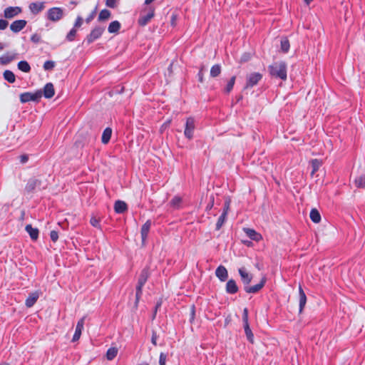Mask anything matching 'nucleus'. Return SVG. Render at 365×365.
Here are the masks:
<instances>
[{
    "instance_id": "ddd939ff",
    "label": "nucleus",
    "mask_w": 365,
    "mask_h": 365,
    "mask_svg": "<svg viewBox=\"0 0 365 365\" xmlns=\"http://www.w3.org/2000/svg\"><path fill=\"white\" fill-rule=\"evenodd\" d=\"M85 319H86V317H83L77 322L76 331L73 336L72 341L75 342L80 339L81 333H82V330L83 329Z\"/></svg>"
},
{
    "instance_id": "09e8293b",
    "label": "nucleus",
    "mask_w": 365,
    "mask_h": 365,
    "mask_svg": "<svg viewBox=\"0 0 365 365\" xmlns=\"http://www.w3.org/2000/svg\"><path fill=\"white\" fill-rule=\"evenodd\" d=\"M166 355L164 353H160L159 358V364L160 365H165L166 362Z\"/></svg>"
},
{
    "instance_id": "473e14b6",
    "label": "nucleus",
    "mask_w": 365,
    "mask_h": 365,
    "mask_svg": "<svg viewBox=\"0 0 365 365\" xmlns=\"http://www.w3.org/2000/svg\"><path fill=\"white\" fill-rule=\"evenodd\" d=\"M18 68L25 73H29L31 71V66L26 61H21L18 63Z\"/></svg>"
},
{
    "instance_id": "774afa93",
    "label": "nucleus",
    "mask_w": 365,
    "mask_h": 365,
    "mask_svg": "<svg viewBox=\"0 0 365 365\" xmlns=\"http://www.w3.org/2000/svg\"><path fill=\"white\" fill-rule=\"evenodd\" d=\"M0 365H9V364L6 363V362H2L0 364Z\"/></svg>"
},
{
    "instance_id": "052dcab7",
    "label": "nucleus",
    "mask_w": 365,
    "mask_h": 365,
    "mask_svg": "<svg viewBox=\"0 0 365 365\" xmlns=\"http://www.w3.org/2000/svg\"><path fill=\"white\" fill-rule=\"evenodd\" d=\"M229 207H230V202L229 201H226L225 203V205H224L223 210H226L227 212L228 210H229Z\"/></svg>"
},
{
    "instance_id": "6ab92c4d",
    "label": "nucleus",
    "mask_w": 365,
    "mask_h": 365,
    "mask_svg": "<svg viewBox=\"0 0 365 365\" xmlns=\"http://www.w3.org/2000/svg\"><path fill=\"white\" fill-rule=\"evenodd\" d=\"M18 54L17 53H6L1 57H0V65H7L10 63L11 61L15 60L17 58Z\"/></svg>"
},
{
    "instance_id": "b1692460",
    "label": "nucleus",
    "mask_w": 365,
    "mask_h": 365,
    "mask_svg": "<svg viewBox=\"0 0 365 365\" xmlns=\"http://www.w3.org/2000/svg\"><path fill=\"white\" fill-rule=\"evenodd\" d=\"M128 210L127 204L122 200H117L114 204V210L116 213L122 214Z\"/></svg>"
},
{
    "instance_id": "5701e85b",
    "label": "nucleus",
    "mask_w": 365,
    "mask_h": 365,
    "mask_svg": "<svg viewBox=\"0 0 365 365\" xmlns=\"http://www.w3.org/2000/svg\"><path fill=\"white\" fill-rule=\"evenodd\" d=\"M44 9L43 2H33L29 5V9L33 14L40 13Z\"/></svg>"
},
{
    "instance_id": "dca6fc26",
    "label": "nucleus",
    "mask_w": 365,
    "mask_h": 365,
    "mask_svg": "<svg viewBox=\"0 0 365 365\" xmlns=\"http://www.w3.org/2000/svg\"><path fill=\"white\" fill-rule=\"evenodd\" d=\"M215 275L221 282H225L228 278V272L225 266L220 265L215 270Z\"/></svg>"
},
{
    "instance_id": "2eb2a0df",
    "label": "nucleus",
    "mask_w": 365,
    "mask_h": 365,
    "mask_svg": "<svg viewBox=\"0 0 365 365\" xmlns=\"http://www.w3.org/2000/svg\"><path fill=\"white\" fill-rule=\"evenodd\" d=\"M307 303V296L301 285L299 287V312L302 313Z\"/></svg>"
},
{
    "instance_id": "6e6d98bb",
    "label": "nucleus",
    "mask_w": 365,
    "mask_h": 365,
    "mask_svg": "<svg viewBox=\"0 0 365 365\" xmlns=\"http://www.w3.org/2000/svg\"><path fill=\"white\" fill-rule=\"evenodd\" d=\"M195 315V305H192L190 309V322H192V321L194 320Z\"/></svg>"
},
{
    "instance_id": "f3484780",
    "label": "nucleus",
    "mask_w": 365,
    "mask_h": 365,
    "mask_svg": "<svg viewBox=\"0 0 365 365\" xmlns=\"http://www.w3.org/2000/svg\"><path fill=\"white\" fill-rule=\"evenodd\" d=\"M151 225H152L151 220H148L141 227L140 234H141L143 244H144L146 241L148 233L150 232Z\"/></svg>"
},
{
    "instance_id": "c85d7f7f",
    "label": "nucleus",
    "mask_w": 365,
    "mask_h": 365,
    "mask_svg": "<svg viewBox=\"0 0 365 365\" xmlns=\"http://www.w3.org/2000/svg\"><path fill=\"white\" fill-rule=\"evenodd\" d=\"M309 217L312 221L314 222V223H318L321 220V215L319 211L315 208L311 210Z\"/></svg>"
},
{
    "instance_id": "603ef678",
    "label": "nucleus",
    "mask_w": 365,
    "mask_h": 365,
    "mask_svg": "<svg viewBox=\"0 0 365 365\" xmlns=\"http://www.w3.org/2000/svg\"><path fill=\"white\" fill-rule=\"evenodd\" d=\"M161 305H162V301L161 300L158 301L156 303L155 307V309H154V312H153V319H154L155 318L158 309L161 307Z\"/></svg>"
},
{
    "instance_id": "5fc2aeb1",
    "label": "nucleus",
    "mask_w": 365,
    "mask_h": 365,
    "mask_svg": "<svg viewBox=\"0 0 365 365\" xmlns=\"http://www.w3.org/2000/svg\"><path fill=\"white\" fill-rule=\"evenodd\" d=\"M96 10H94L93 11H92L90 15L86 19V22L87 24H89L95 17L96 16Z\"/></svg>"
},
{
    "instance_id": "f8f14e48",
    "label": "nucleus",
    "mask_w": 365,
    "mask_h": 365,
    "mask_svg": "<svg viewBox=\"0 0 365 365\" xmlns=\"http://www.w3.org/2000/svg\"><path fill=\"white\" fill-rule=\"evenodd\" d=\"M21 12V9L19 6H9L4 9V16L6 19H11Z\"/></svg>"
},
{
    "instance_id": "58836bf2",
    "label": "nucleus",
    "mask_w": 365,
    "mask_h": 365,
    "mask_svg": "<svg viewBox=\"0 0 365 365\" xmlns=\"http://www.w3.org/2000/svg\"><path fill=\"white\" fill-rule=\"evenodd\" d=\"M290 45L289 41L287 38H283L281 40V50L284 53L288 52Z\"/></svg>"
},
{
    "instance_id": "72a5a7b5",
    "label": "nucleus",
    "mask_w": 365,
    "mask_h": 365,
    "mask_svg": "<svg viewBox=\"0 0 365 365\" xmlns=\"http://www.w3.org/2000/svg\"><path fill=\"white\" fill-rule=\"evenodd\" d=\"M227 218V211L223 210L221 215L219 217L217 222L216 223V230H219L223 225Z\"/></svg>"
},
{
    "instance_id": "3c124183",
    "label": "nucleus",
    "mask_w": 365,
    "mask_h": 365,
    "mask_svg": "<svg viewBox=\"0 0 365 365\" xmlns=\"http://www.w3.org/2000/svg\"><path fill=\"white\" fill-rule=\"evenodd\" d=\"M9 22L4 19H0V30H4L7 28Z\"/></svg>"
},
{
    "instance_id": "0e129e2a",
    "label": "nucleus",
    "mask_w": 365,
    "mask_h": 365,
    "mask_svg": "<svg viewBox=\"0 0 365 365\" xmlns=\"http://www.w3.org/2000/svg\"><path fill=\"white\" fill-rule=\"evenodd\" d=\"M4 48V45L1 43H0V51H2Z\"/></svg>"
},
{
    "instance_id": "4d7b16f0",
    "label": "nucleus",
    "mask_w": 365,
    "mask_h": 365,
    "mask_svg": "<svg viewBox=\"0 0 365 365\" xmlns=\"http://www.w3.org/2000/svg\"><path fill=\"white\" fill-rule=\"evenodd\" d=\"M202 70H203V68H201L197 73L198 81L200 83H203V81H204V74H203Z\"/></svg>"
},
{
    "instance_id": "f704fd0d",
    "label": "nucleus",
    "mask_w": 365,
    "mask_h": 365,
    "mask_svg": "<svg viewBox=\"0 0 365 365\" xmlns=\"http://www.w3.org/2000/svg\"><path fill=\"white\" fill-rule=\"evenodd\" d=\"M118 354V349L115 347H110L106 352V359L109 361L113 360Z\"/></svg>"
},
{
    "instance_id": "f257e3e1",
    "label": "nucleus",
    "mask_w": 365,
    "mask_h": 365,
    "mask_svg": "<svg viewBox=\"0 0 365 365\" xmlns=\"http://www.w3.org/2000/svg\"><path fill=\"white\" fill-rule=\"evenodd\" d=\"M269 75L272 78L286 81L287 78V65L284 61H276L267 68Z\"/></svg>"
},
{
    "instance_id": "a211bd4d",
    "label": "nucleus",
    "mask_w": 365,
    "mask_h": 365,
    "mask_svg": "<svg viewBox=\"0 0 365 365\" xmlns=\"http://www.w3.org/2000/svg\"><path fill=\"white\" fill-rule=\"evenodd\" d=\"M225 290L227 294H234L238 292V286L233 279L227 281L225 287Z\"/></svg>"
},
{
    "instance_id": "de8ad7c7",
    "label": "nucleus",
    "mask_w": 365,
    "mask_h": 365,
    "mask_svg": "<svg viewBox=\"0 0 365 365\" xmlns=\"http://www.w3.org/2000/svg\"><path fill=\"white\" fill-rule=\"evenodd\" d=\"M31 41L35 43H38L40 42L41 41V36L40 35L37 34H34L31 36Z\"/></svg>"
},
{
    "instance_id": "1a4fd4ad",
    "label": "nucleus",
    "mask_w": 365,
    "mask_h": 365,
    "mask_svg": "<svg viewBox=\"0 0 365 365\" xmlns=\"http://www.w3.org/2000/svg\"><path fill=\"white\" fill-rule=\"evenodd\" d=\"M262 78V75L259 73H252L247 77L245 88H252L257 85Z\"/></svg>"
},
{
    "instance_id": "c9c22d12",
    "label": "nucleus",
    "mask_w": 365,
    "mask_h": 365,
    "mask_svg": "<svg viewBox=\"0 0 365 365\" xmlns=\"http://www.w3.org/2000/svg\"><path fill=\"white\" fill-rule=\"evenodd\" d=\"M110 11L108 9H103L99 15H98V20L99 21H106V20H108L110 17Z\"/></svg>"
},
{
    "instance_id": "e433bc0d",
    "label": "nucleus",
    "mask_w": 365,
    "mask_h": 365,
    "mask_svg": "<svg viewBox=\"0 0 365 365\" xmlns=\"http://www.w3.org/2000/svg\"><path fill=\"white\" fill-rule=\"evenodd\" d=\"M354 183L356 187L358 188H364L365 187V175H360L357 177L355 180Z\"/></svg>"
},
{
    "instance_id": "6e6552de",
    "label": "nucleus",
    "mask_w": 365,
    "mask_h": 365,
    "mask_svg": "<svg viewBox=\"0 0 365 365\" xmlns=\"http://www.w3.org/2000/svg\"><path fill=\"white\" fill-rule=\"evenodd\" d=\"M37 189H41V181L34 178L29 179L25 187V190L27 192H34Z\"/></svg>"
},
{
    "instance_id": "a878e982",
    "label": "nucleus",
    "mask_w": 365,
    "mask_h": 365,
    "mask_svg": "<svg viewBox=\"0 0 365 365\" xmlns=\"http://www.w3.org/2000/svg\"><path fill=\"white\" fill-rule=\"evenodd\" d=\"M112 129L110 128H106L102 134L101 141L103 144H107L111 138Z\"/></svg>"
},
{
    "instance_id": "e2e57ef3",
    "label": "nucleus",
    "mask_w": 365,
    "mask_h": 365,
    "mask_svg": "<svg viewBox=\"0 0 365 365\" xmlns=\"http://www.w3.org/2000/svg\"><path fill=\"white\" fill-rule=\"evenodd\" d=\"M304 2H305L307 5H309V4H310L313 0H304Z\"/></svg>"
},
{
    "instance_id": "8fccbe9b",
    "label": "nucleus",
    "mask_w": 365,
    "mask_h": 365,
    "mask_svg": "<svg viewBox=\"0 0 365 365\" xmlns=\"http://www.w3.org/2000/svg\"><path fill=\"white\" fill-rule=\"evenodd\" d=\"M83 24V19L82 17L81 16H78L76 19V21H75V24H74V27L73 28H79Z\"/></svg>"
},
{
    "instance_id": "0eeeda50",
    "label": "nucleus",
    "mask_w": 365,
    "mask_h": 365,
    "mask_svg": "<svg viewBox=\"0 0 365 365\" xmlns=\"http://www.w3.org/2000/svg\"><path fill=\"white\" fill-rule=\"evenodd\" d=\"M195 119L192 117H189L186 120L184 135L189 140H191L193 138V133L195 128Z\"/></svg>"
},
{
    "instance_id": "20e7f679",
    "label": "nucleus",
    "mask_w": 365,
    "mask_h": 365,
    "mask_svg": "<svg viewBox=\"0 0 365 365\" xmlns=\"http://www.w3.org/2000/svg\"><path fill=\"white\" fill-rule=\"evenodd\" d=\"M42 97V91H37L32 93L30 92L23 93L20 95V101L22 103H25L29 101L38 102Z\"/></svg>"
},
{
    "instance_id": "2f4dec72",
    "label": "nucleus",
    "mask_w": 365,
    "mask_h": 365,
    "mask_svg": "<svg viewBox=\"0 0 365 365\" xmlns=\"http://www.w3.org/2000/svg\"><path fill=\"white\" fill-rule=\"evenodd\" d=\"M221 66L220 64H215L211 67L210 75L212 78H216L221 73Z\"/></svg>"
},
{
    "instance_id": "f03ea898",
    "label": "nucleus",
    "mask_w": 365,
    "mask_h": 365,
    "mask_svg": "<svg viewBox=\"0 0 365 365\" xmlns=\"http://www.w3.org/2000/svg\"><path fill=\"white\" fill-rule=\"evenodd\" d=\"M149 277V269L148 267H145L141 271L138 280V284L136 285V292H135V304L137 307L138 304L139 302V300L141 297V295L143 294V287L146 283Z\"/></svg>"
},
{
    "instance_id": "cd10ccee",
    "label": "nucleus",
    "mask_w": 365,
    "mask_h": 365,
    "mask_svg": "<svg viewBox=\"0 0 365 365\" xmlns=\"http://www.w3.org/2000/svg\"><path fill=\"white\" fill-rule=\"evenodd\" d=\"M3 77L4 80L10 83H13L16 81V76L14 73L10 70H6L3 73Z\"/></svg>"
},
{
    "instance_id": "49530a36",
    "label": "nucleus",
    "mask_w": 365,
    "mask_h": 365,
    "mask_svg": "<svg viewBox=\"0 0 365 365\" xmlns=\"http://www.w3.org/2000/svg\"><path fill=\"white\" fill-rule=\"evenodd\" d=\"M106 5L109 8L114 9L116 7V0H106Z\"/></svg>"
},
{
    "instance_id": "c03bdc74",
    "label": "nucleus",
    "mask_w": 365,
    "mask_h": 365,
    "mask_svg": "<svg viewBox=\"0 0 365 365\" xmlns=\"http://www.w3.org/2000/svg\"><path fill=\"white\" fill-rule=\"evenodd\" d=\"M242 321L244 324H249L248 322V309L245 308L242 314Z\"/></svg>"
},
{
    "instance_id": "ea45409f",
    "label": "nucleus",
    "mask_w": 365,
    "mask_h": 365,
    "mask_svg": "<svg viewBox=\"0 0 365 365\" xmlns=\"http://www.w3.org/2000/svg\"><path fill=\"white\" fill-rule=\"evenodd\" d=\"M182 202V199L179 196H175L170 202V204L173 207H178Z\"/></svg>"
},
{
    "instance_id": "680f3d73",
    "label": "nucleus",
    "mask_w": 365,
    "mask_h": 365,
    "mask_svg": "<svg viewBox=\"0 0 365 365\" xmlns=\"http://www.w3.org/2000/svg\"><path fill=\"white\" fill-rule=\"evenodd\" d=\"M155 0H145V4L146 5H149L150 4H151L153 1H154Z\"/></svg>"
},
{
    "instance_id": "aec40b11",
    "label": "nucleus",
    "mask_w": 365,
    "mask_h": 365,
    "mask_svg": "<svg viewBox=\"0 0 365 365\" xmlns=\"http://www.w3.org/2000/svg\"><path fill=\"white\" fill-rule=\"evenodd\" d=\"M54 94L55 90L53 83H47L43 88L42 96L43 95L46 98H51Z\"/></svg>"
},
{
    "instance_id": "7c9ffc66",
    "label": "nucleus",
    "mask_w": 365,
    "mask_h": 365,
    "mask_svg": "<svg viewBox=\"0 0 365 365\" xmlns=\"http://www.w3.org/2000/svg\"><path fill=\"white\" fill-rule=\"evenodd\" d=\"M243 325H244L245 333L247 340L250 343L254 344V335H253V333L250 327L249 324H243Z\"/></svg>"
},
{
    "instance_id": "864d4df0",
    "label": "nucleus",
    "mask_w": 365,
    "mask_h": 365,
    "mask_svg": "<svg viewBox=\"0 0 365 365\" xmlns=\"http://www.w3.org/2000/svg\"><path fill=\"white\" fill-rule=\"evenodd\" d=\"M158 336L157 335V333L155 331H153L152 332V337H151V342L154 346H157V339Z\"/></svg>"
},
{
    "instance_id": "a19ab883",
    "label": "nucleus",
    "mask_w": 365,
    "mask_h": 365,
    "mask_svg": "<svg viewBox=\"0 0 365 365\" xmlns=\"http://www.w3.org/2000/svg\"><path fill=\"white\" fill-rule=\"evenodd\" d=\"M76 32H77V31L75 28H73L72 29H71V31L68 33V34L66 36V39L68 41H73L75 39V37L76 36Z\"/></svg>"
},
{
    "instance_id": "13d9d810",
    "label": "nucleus",
    "mask_w": 365,
    "mask_h": 365,
    "mask_svg": "<svg viewBox=\"0 0 365 365\" xmlns=\"http://www.w3.org/2000/svg\"><path fill=\"white\" fill-rule=\"evenodd\" d=\"M28 160H29V155H28L24 154V155H21L20 156V162L21 163H23V164L26 163Z\"/></svg>"
},
{
    "instance_id": "69168bd1",
    "label": "nucleus",
    "mask_w": 365,
    "mask_h": 365,
    "mask_svg": "<svg viewBox=\"0 0 365 365\" xmlns=\"http://www.w3.org/2000/svg\"><path fill=\"white\" fill-rule=\"evenodd\" d=\"M247 60V58L245 56V55H244L242 58V61H246Z\"/></svg>"
},
{
    "instance_id": "c756f323",
    "label": "nucleus",
    "mask_w": 365,
    "mask_h": 365,
    "mask_svg": "<svg viewBox=\"0 0 365 365\" xmlns=\"http://www.w3.org/2000/svg\"><path fill=\"white\" fill-rule=\"evenodd\" d=\"M236 76H233L227 82L226 86L225 87L223 91L225 93H230L233 89L234 85L235 83Z\"/></svg>"
},
{
    "instance_id": "39448f33",
    "label": "nucleus",
    "mask_w": 365,
    "mask_h": 365,
    "mask_svg": "<svg viewBox=\"0 0 365 365\" xmlns=\"http://www.w3.org/2000/svg\"><path fill=\"white\" fill-rule=\"evenodd\" d=\"M63 16V10L60 7H53L47 11V19L51 21H58Z\"/></svg>"
},
{
    "instance_id": "bf43d9fd",
    "label": "nucleus",
    "mask_w": 365,
    "mask_h": 365,
    "mask_svg": "<svg viewBox=\"0 0 365 365\" xmlns=\"http://www.w3.org/2000/svg\"><path fill=\"white\" fill-rule=\"evenodd\" d=\"M75 144H76L78 147H81V148H83V147L85 145L86 143H83V142H81L80 140H76V141Z\"/></svg>"
},
{
    "instance_id": "4be33fe9",
    "label": "nucleus",
    "mask_w": 365,
    "mask_h": 365,
    "mask_svg": "<svg viewBox=\"0 0 365 365\" xmlns=\"http://www.w3.org/2000/svg\"><path fill=\"white\" fill-rule=\"evenodd\" d=\"M39 297L38 292L30 293L26 299L25 304L27 307L30 308L34 305Z\"/></svg>"
},
{
    "instance_id": "79ce46f5",
    "label": "nucleus",
    "mask_w": 365,
    "mask_h": 365,
    "mask_svg": "<svg viewBox=\"0 0 365 365\" xmlns=\"http://www.w3.org/2000/svg\"><path fill=\"white\" fill-rule=\"evenodd\" d=\"M43 69L45 71H51L55 67V62L53 61H46L43 64Z\"/></svg>"
},
{
    "instance_id": "37998d69",
    "label": "nucleus",
    "mask_w": 365,
    "mask_h": 365,
    "mask_svg": "<svg viewBox=\"0 0 365 365\" xmlns=\"http://www.w3.org/2000/svg\"><path fill=\"white\" fill-rule=\"evenodd\" d=\"M90 223L91 224L92 226H93L95 227H97V228L101 227L100 220L98 218H96V217H92L91 218Z\"/></svg>"
},
{
    "instance_id": "393cba45",
    "label": "nucleus",
    "mask_w": 365,
    "mask_h": 365,
    "mask_svg": "<svg viewBox=\"0 0 365 365\" xmlns=\"http://www.w3.org/2000/svg\"><path fill=\"white\" fill-rule=\"evenodd\" d=\"M32 240H36L38 237L39 231L37 228H34L31 225H27L25 227Z\"/></svg>"
},
{
    "instance_id": "a18cd8bd",
    "label": "nucleus",
    "mask_w": 365,
    "mask_h": 365,
    "mask_svg": "<svg viewBox=\"0 0 365 365\" xmlns=\"http://www.w3.org/2000/svg\"><path fill=\"white\" fill-rule=\"evenodd\" d=\"M50 237L53 242H56L58 239V232H56V230L51 231Z\"/></svg>"
},
{
    "instance_id": "4468645a",
    "label": "nucleus",
    "mask_w": 365,
    "mask_h": 365,
    "mask_svg": "<svg viewBox=\"0 0 365 365\" xmlns=\"http://www.w3.org/2000/svg\"><path fill=\"white\" fill-rule=\"evenodd\" d=\"M27 22L26 20L20 19V20H16L14 22L11 23L10 25V29L14 33H19L22 29H24L26 25Z\"/></svg>"
},
{
    "instance_id": "4c0bfd02",
    "label": "nucleus",
    "mask_w": 365,
    "mask_h": 365,
    "mask_svg": "<svg viewBox=\"0 0 365 365\" xmlns=\"http://www.w3.org/2000/svg\"><path fill=\"white\" fill-rule=\"evenodd\" d=\"M311 165H312V171L311 173V175H314V173H315L319 170V168L322 165V162L318 159H313L311 161Z\"/></svg>"
},
{
    "instance_id": "338daca9",
    "label": "nucleus",
    "mask_w": 365,
    "mask_h": 365,
    "mask_svg": "<svg viewBox=\"0 0 365 365\" xmlns=\"http://www.w3.org/2000/svg\"><path fill=\"white\" fill-rule=\"evenodd\" d=\"M242 99V96H240L238 98H237V101H240V100Z\"/></svg>"
},
{
    "instance_id": "9d476101",
    "label": "nucleus",
    "mask_w": 365,
    "mask_h": 365,
    "mask_svg": "<svg viewBox=\"0 0 365 365\" xmlns=\"http://www.w3.org/2000/svg\"><path fill=\"white\" fill-rule=\"evenodd\" d=\"M239 274L241 277V280L244 284L245 287L248 286L252 279V274L247 272L245 267H241L238 269Z\"/></svg>"
},
{
    "instance_id": "423d86ee",
    "label": "nucleus",
    "mask_w": 365,
    "mask_h": 365,
    "mask_svg": "<svg viewBox=\"0 0 365 365\" xmlns=\"http://www.w3.org/2000/svg\"><path fill=\"white\" fill-rule=\"evenodd\" d=\"M105 31V28L103 26H96L94 29H93L91 31V33L86 36V41L88 44H90L93 43L94 41L99 38L103 33Z\"/></svg>"
},
{
    "instance_id": "9b49d317",
    "label": "nucleus",
    "mask_w": 365,
    "mask_h": 365,
    "mask_svg": "<svg viewBox=\"0 0 365 365\" xmlns=\"http://www.w3.org/2000/svg\"><path fill=\"white\" fill-rule=\"evenodd\" d=\"M265 283H266V278L263 277L261 279V281L259 282V283H258L254 286H249V285L245 286L244 289L247 293L255 294V293L258 292L261 289H262V287L264 286Z\"/></svg>"
},
{
    "instance_id": "7ed1b4c3",
    "label": "nucleus",
    "mask_w": 365,
    "mask_h": 365,
    "mask_svg": "<svg viewBox=\"0 0 365 365\" xmlns=\"http://www.w3.org/2000/svg\"><path fill=\"white\" fill-rule=\"evenodd\" d=\"M155 9L153 6H150L148 9H145L142 11L140 16L138 20V24L141 26H146L154 17Z\"/></svg>"
},
{
    "instance_id": "412c9836",
    "label": "nucleus",
    "mask_w": 365,
    "mask_h": 365,
    "mask_svg": "<svg viewBox=\"0 0 365 365\" xmlns=\"http://www.w3.org/2000/svg\"><path fill=\"white\" fill-rule=\"evenodd\" d=\"M243 230L247 236L252 240L258 242L262 239V235L253 229L244 228Z\"/></svg>"
},
{
    "instance_id": "bb28decb",
    "label": "nucleus",
    "mask_w": 365,
    "mask_h": 365,
    "mask_svg": "<svg viewBox=\"0 0 365 365\" xmlns=\"http://www.w3.org/2000/svg\"><path fill=\"white\" fill-rule=\"evenodd\" d=\"M120 26L121 25L118 21H113L109 24L108 31L110 34L117 33L120 30Z\"/></svg>"
}]
</instances>
